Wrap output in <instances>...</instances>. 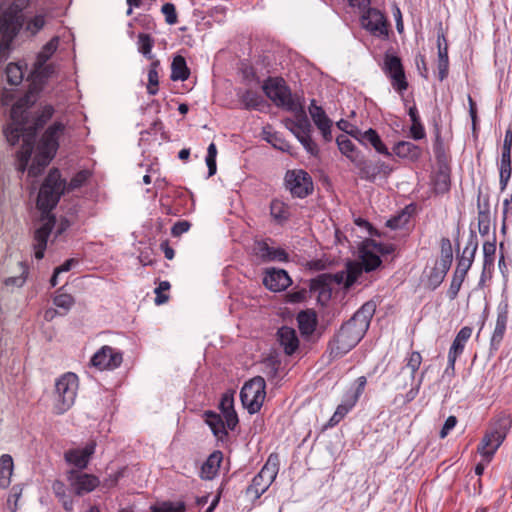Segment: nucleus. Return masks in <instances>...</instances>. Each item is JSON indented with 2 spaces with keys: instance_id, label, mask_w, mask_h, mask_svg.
I'll list each match as a JSON object with an SVG mask.
<instances>
[{
  "instance_id": "obj_22",
  "label": "nucleus",
  "mask_w": 512,
  "mask_h": 512,
  "mask_svg": "<svg viewBox=\"0 0 512 512\" xmlns=\"http://www.w3.org/2000/svg\"><path fill=\"white\" fill-rule=\"evenodd\" d=\"M478 248L477 236L474 233H471L468 239V242L463 250L462 256L458 260V264L455 272L466 276L468 270L470 269L476 251Z\"/></svg>"
},
{
  "instance_id": "obj_60",
  "label": "nucleus",
  "mask_w": 512,
  "mask_h": 512,
  "mask_svg": "<svg viewBox=\"0 0 512 512\" xmlns=\"http://www.w3.org/2000/svg\"><path fill=\"white\" fill-rule=\"evenodd\" d=\"M219 408H220L221 412L235 411L233 394H231V393L223 394L220 404H219Z\"/></svg>"
},
{
  "instance_id": "obj_23",
  "label": "nucleus",
  "mask_w": 512,
  "mask_h": 512,
  "mask_svg": "<svg viewBox=\"0 0 512 512\" xmlns=\"http://www.w3.org/2000/svg\"><path fill=\"white\" fill-rule=\"evenodd\" d=\"M58 42V37H53L43 46L42 50L38 53L37 60L35 62V70L45 77H48L52 72V68L50 66H46V62L57 50Z\"/></svg>"
},
{
  "instance_id": "obj_27",
  "label": "nucleus",
  "mask_w": 512,
  "mask_h": 512,
  "mask_svg": "<svg viewBox=\"0 0 512 512\" xmlns=\"http://www.w3.org/2000/svg\"><path fill=\"white\" fill-rule=\"evenodd\" d=\"M393 153L400 158H406L411 161H417L422 154L419 146L409 141H399L393 147Z\"/></svg>"
},
{
  "instance_id": "obj_14",
  "label": "nucleus",
  "mask_w": 512,
  "mask_h": 512,
  "mask_svg": "<svg viewBox=\"0 0 512 512\" xmlns=\"http://www.w3.org/2000/svg\"><path fill=\"white\" fill-rule=\"evenodd\" d=\"M362 26L375 36H386L387 20L378 9L368 8L361 16Z\"/></svg>"
},
{
  "instance_id": "obj_21",
  "label": "nucleus",
  "mask_w": 512,
  "mask_h": 512,
  "mask_svg": "<svg viewBox=\"0 0 512 512\" xmlns=\"http://www.w3.org/2000/svg\"><path fill=\"white\" fill-rule=\"evenodd\" d=\"M352 137L357 139L362 144H371L373 148L380 154L390 157L392 154L383 144L376 130L370 128L367 131L362 132L358 128H354L352 131Z\"/></svg>"
},
{
  "instance_id": "obj_6",
  "label": "nucleus",
  "mask_w": 512,
  "mask_h": 512,
  "mask_svg": "<svg viewBox=\"0 0 512 512\" xmlns=\"http://www.w3.org/2000/svg\"><path fill=\"white\" fill-rule=\"evenodd\" d=\"M511 425V417L505 414L498 416V418L490 425L478 446V452L486 458L487 462L491 460L494 453L505 440Z\"/></svg>"
},
{
  "instance_id": "obj_36",
  "label": "nucleus",
  "mask_w": 512,
  "mask_h": 512,
  "mask_svg": "<svg viewBox=\"0 0 512 512\" xmlns=\"http://www.w3.org/2000/svg\"><path fill=\"white\" fill-rule=\"evenodd\" d=\"M356 402V398L347 396L343 403L338 405V407L336 408V411L329 420V424L331 426L338 424L345 417V415L355 406Z\"/></svg>"
},
{
  "instance_id": "obj_51",
  "label": "nucleus",
  "mask_w": 512,
  "mask_h": 512,
  "mask_svg": "<svg viewBox=\"0 0 512 512\" xmlns=\"http://www.w3.org/2000/svg\"><path fill=\"white\" fill-rule=\"evenodd\" d=\"M495 253H496V244H495V242L486 241L483 244V255H484L483 265H484V268L490 267L491 265H493L494 258H495Z\"/></svg>"
},
{
  "instance_id": "obj_17",
  "label": "nucleus",
  "mask_w": 512,
  "mask_h": 512,
  "mask_svg": "<svg viewBox=\"0 0 512 512\" xmlns=\"http://www.w3.org/2000/svg\"><path fill=\"white\" fill-rule=\"evenodd\" d=\"M471 335L472 328L468 326L461 328V330L457 333L448 352V366L445 371L446 373H449L450 370L452 374L454 373L455 362L458 356L463 353L466 342L469 340Z\"/></svg>"
},
{
  "instance_id": "obj_1",
  "label": "nucleus",
  "mask_w": 512,
  "mask_h": 512,
  "mask_svg": "<svg viewBox=\"0 0 512 512\" xmlns=\"http://www.w3.org/2000/svg\"><path fill=\"white\" fill-rule=\"evenodd\" d=\"M36 101L37 93L33 90L19 98L11 108V122L4 130L6 139L11 145L17 144L22 139V146L17 152V168L22 173L27 169L31 158L37 130L42 128L54 114L53 106L45 105L32 116L30 108Z\"/></svg>"
},
{
  "instance_id": "obj_7",
  "label": "nucleus",
  "mask_w": 512,
  "mask_h": 512,
  "mask_svg": "<svg viewBox=\"0 0 512 512\" xmlns=\"http://www.w3.org/2000/svg\"><path fill=\"white\" fill-rule=\"evenodd\" d=\"M265 95L277 106L285 110L295 109L303 101L298 95H293L282 78H268L262 85Z\"/></svg>"
},
{
  "instance_id": "obj_53",
  "label": "nucleus",
  "mask_w": 512,
  "mask_h": 512,
  "mask_svg": "<svg viewBox=\"0 0 512 512\" xmlns=\"http://www.w3.org/2000/svg\"><path fill=\"white\" fill-rule=\"evenodd\" d=\"M464 279H465L464 275L454 272L453 279H452L450 287L448 289V297L450 299H455L457 297Z\"/></svg>"
},
{
  "instance_id": "obj_45",
  "label": "nucleus",
  "mask_w": 512,
  "mask_h": 512,
  "mask_svg": "<svg viewBox=\"0 0 512 512\" xmlns=\"http://www.w3.org/2000/svg\"><path fill=\"white\" fill-rule=\"evenodd\" d=\"M6 77L11 85H18L23 79V72L18 64L10 63L6 67Z\"/></svg>"
},
{
  "instance_id": "obj_19",
  "label": "nucleus",
  "mask_w": 512,
  "mask_h": 512,
  "mask_svg": "<svg viewBox=\"0 0 512 512\" xmlns=\"http://www.w3.org/2000/svg\"><path fill=\"white\" fill-rule=\"evenodd\" d=\"M254 252L264 262L288 261V254L284 249L272 247L266 241H257L254 245Z\"/></svg>"
},
{
  "instance_id": "obj_56",
  "label": "nucleus",
  "mask_w": 512,
  "mask_h": 512,
  "mask_svg": "<svg viewBox=\"0 0 512 512\" xmlns=\"http://www.w3.org/2000/svg\"><path fill=\"white\" fill-rule=\"evenodd\" d=\"M162 13L165 16V21L169 25H173L177 23V13L175 5L172 3H165L161 8Z\"/></svg>"
},
{
  "instance_id": "obj_34",
  "label": "nucleus",
  "mask_w": 512,
  "mask_h": 512,
  "mask_svg": "<svg viewBox=\"0 0 512 512\" xmlns=\"http://www.w3.org/2000/svg\"><path fill=\"white\" fill-rule=\"evenodd\" d=\"M297 322L302 334L310 335L316 326V315L311 311H301L297 316Z\"/></svg>"
},
{
  "instance_id": "obj_64",
  "label": "nucleus",
  "mask_w": 512,
  "mask_h": 512,
  "mask_svg": "<svg viewBox=\"0 0 512 512\" xmlns=\"http://www.w3.org/2000/svg\"><path fill=\"white\" fill-rule=\"evenodd\" d=\"M509 216H512V194L503 201V225L502 231H505V222Z\"/></svg>"
},
{
  "instance_id": "obj_40",
  "label": "nucleus",
  "mask_w": 512,
  "mask_h": 512,
  "mask_svg": "<svg viewBox=\"0 0 512 512\" xmlns=\"http://www.w3.org/2000/svg\"><path fill=\"white\" fill-rule=\"evenodd\" d=\"M151 512H186L183 501H162L150 507Z\"/></svg>"
},
{
  "instance_id": "obj_25",
  "label": "nucleus",
  "mask_w": 512,
  "mask_h": 512,
  "mask_svg": "<svg viewBox=\"0 0 512 512\" xmlns=\"http://www.w3.org/2000/svg\"><path fill=\"white\" fill-rule=\"evenodd\" d=\"M278 342L287 355H292L299 347L296 331L287 326L281 327L277 332Z\"/></svg>"
},
{
  "instance_id": "obj_58",
  "label": "nucleus",
  "mask_w": 512,
  "mask_h": 512,
  "mask_svg": "<svg viewBox=\"0 0 512 512\" xmlns=\"http://www.w3.org/2000/svg\"><path fill=\"white\" fill-rule=\"evenodd\" d=\"M170 283L168 281H162L160 282L159 286L155 289V303L157 305H161L168 300V296L162 293V290H169Z\"/></svg>"
},
{
  "instance_id": "obj_9",
  "label": "nucleus",
  "mask_w": 512,
  "mask_h": 512,
  "mask_svg": "<svg viewBox=\"0 0 512 512\" xmlns=\"http://www.w3.org/2000/svg\"><path fill=\"white\" fill-rule=\"evenodd\" d=\"M363 336V333L347 321L341 326L333 341L330 343V355L333 358L342 357L355 347Z\"/></svg>"
},
{
  "instance_id": "obj_33",
  "label": "nucleus",
  "mask_w": 512,
  "mask_h": 512,
  "mask_svg": "<svg viewBox=\"0 0 512 512\" xmlns=\"http://www.w3.org/2000/svg\"><path fill=\"white\" fill-rule=\"evenodd\" d=\"M237 96L243 104V107L247 110L258 109L264 102L263 97L253 90H245L243 92L239 91Z\"/></svg>"
},
{
  "instance_id": "obj_8",
  "label": "nucleus",
  "mask_w": 512,
  "mask_h": 512,
  "mask_svg": "<svg viewBox=\"0 0 512 512\" xmlns=\"http://www.w3.org/2000/svg\"><path fill=\"white\" fill-rule=\"evenodd\" d=\"M278 471V456L276 454H271L259 473L254 476L251 484L247 487L246 495L251 497L253 500L259 499L273 483Z\"/></svg>"
},
{
  "instance_id": "obj_35",
  "label": "nucleus",
  "mask_w": 512,
  "mask_h": 512,
  "mask_svg": "<svg viewBox=\"0 0 512 512\" xmlns=\"http://www.w3.org/2000/svg\"><path fill=\"white\" fill-rule=\"evenodd\" d=\"M450 267L449 264L437 262L428 276L429 287L436 289L443 282Z\"/></svg>"
},
{
  "instance_id": "obj_55",
  "label": "nucleus",
  "mask_w": 512,
  "mask_h": 512,
  "mask_svg": "<svg viewBox=\"0 0 512 512\" xmlns=\"http://www.w3.org/2000/svg\"><path fill=\"white\" fill-rule=\"evenodd\" d=\"M348 321L363 334L366 333L370 325V321L358 312H356Z\"/></svg>"
},
{
  "instance_id": "obj_15",
  "label": "nucleus",
  "mask_w": 512,
  "mask_h": 512,
  "mask_svg": "<svg viewBox=\"0 0 512 512\" xmlns=\"http://www.w3.org/2000/svg\"><path fill=\"white\" fill-rule=\"evenodd\" d=\"M90 363L99 370L115 369L122 363V354L110 346H103L93 355Z\"/></svg>"
},
{
  "instance_id": "obj_41",
  "label": "nucleus",
  "mask_w": 512,
  "mask_h": 512,
  "mask_svg": "<svg viewBox=\"0 0 512 512\" xmlns=\"http://www.w3.org/2000/svg\"><path fill=\"white\" fill-rule=\"evenodd\" d=\"M381 263L382 261L378 255L364 250L361 256V265L359 264V266L362 268V271L370 272L379 267Z\"/></svg>"
},
{
  "instance_id": "obj_61",
  "label": "nucleus",
  "mask_w": 512,
  "mask_h": 512,
  "mask_svg": "<svg viewBox=\"0 0 512 512\" xmlns=\"http://www.w3.org/2000/svg\"><path fill=\"white\" fill-rule=\"evenodd\" d=\"M190 226L191 224L186 220L178 221L173 225L171 229V234L174 237H179L183 233L187 232L190 229Z\"/></svg>"
},
{
  "instance_id": "obj_46",
  "label": "nucleus",
  "mask_w": 512,
  "mask_h": 512,
  "mask_svg": "<svg viewBox=\"0 0 512 512\" xmlns=\"http://www.w3.org/2000/svg\"><path fill=\"white\" fill-rule=\"evenodd\" d=\"M139 41V51L148 59H153V55L151 53L153 47V39L149 34L141 33L138 36Z\"/></svg>"
},
{
  "instance_id": "obj_39",
  "label": "nucleus",
  "mask_w": 512,
  "mask_h": 512,
  "mask_svg": "<svg viewBox=\"0 0 512 512\" xmlns=\"http://www.w3.org/2000/svg\"><path fill=\"white\" fill-rule=\"evenodd\" d=\"M507 320L508 316L506 311L498 313L496 326L491 338L492 345H498L502 341L506 330Z\"/></svg>"
},
{
  "instance_id": "obj_30",
  "label": "nucleus",
  "mask_w": 512,
  "mask_h": 512,
  "mask_svg": "<svg viewBox=\"0 0 512 512\" xmlns=\"http://www.w3.org/2000/svg\"><path fill=\"white\" fill-rule=\"evenodd\" d=\"M14 463L11 455L3 454L0 457V488L5 489L10 485Z\"/></svg>"
},
{
  "instance_id": "obj_12",
  "label": "nucleus",
  "mask_w": 512,
  "mask_h": 512,
  "mask_svg": "<svg viewBox=\"0 0 512 512\" xmlns=\"http://www.w3.org/2000/svg\"><path fill=\"white\" fill-rule=\"evenodd\" d=\"M285 185L293 196L304 198L313 190V183L309 174L303 170L288 171L285 176Z\"/></svg>"
},
{
  "instance_id": "obj_11",
  "label": "nucleus",
  "mask_w": 512,
  "mask_h": 512,
  "mask_svg": "<svg viewBox=\"0 0 512 512\" xmlns=\"http://www.w3.org/2000/svg\"><path fill=\"white\" fill-rule=\"evenodd\" d=\"M383 71L390 78L393 88L402 93L408 88L404 68L401 59L392 54H385Z\"/></svg>"
},
{
  "instance_id": "obj_43",
  "label": "nucleus",
  "mask_w": 512,
  "mask_h": 512,
  "mask_svg": "<svg viewBox=\"0 0 512 512\" xmlns=\"http://www.w3.org/2000/svg\"><path fill=\"white\" fill-rule=\"evenodd\" d=\"M434 189L436 193L443 194L450 189V176L445 170H439L434 177Z\"/></svg>"
},
{
  "instance_id": "obj_44",
  "label": "nucleus",
  "mask_w": 512,
  "mask_h": 512,
  "mask_svg": "<svg viewBox=\"0 0 512 512\" xmlns=\"http://www.w3.org/2000/svg\"><path fill=\"white\" fill-rule=\"evenodd\" d=\"M312 131H305L304 134L298 133L296 138L303 145L305 150L311 155H317L319 152L317 144L311 137Z\"/></svg>"
},
{
  "instance_id": "obj_57",
  "label": "nucleus",
  "mask_w": 512,
  "mask_h": 512,
  "mask_svg": "<svg viewBox=\"0 0 512 512\" xmlns=\"http://www.w3.org/2000/svg\"><path fill=\"white\" fill-rule=\"evenodd\" d=\"M158 84H159L158 71H156L154 69H149L147 90L150 95H155L158 92Z\"/></svg>"
},
{
  "instance_id": "obj_37",
  "label": "nucleus",
  "mask_w": 512,
  "mask_h": 512,
  "mask_svg": "<svg viewBox=\"0 0 512 512\" xmlns=\"http://www.w3.org/2000/svg\"><path fill=\"white\" fill-rule=\"evenodd\" d=\"M270 214H271L272 218L275 221H277L278 223H282V222L288 220V218L290 216L288 206L284 202H282L278 199H275L271 202Z\"/></svg>"
},
{
  "instance_id": "obj_42",
  "label": "nucleus",
  "mask_w": 512,
  "mask_h": 512,
  "mask_svg": "<svg viewBox=\"0 0 512 512\" xmlns=\"http://www.w3.org/2000/svg\"><path fill=\"white\" fill-rule=\"evenodd\" d=\"M308 110L313 122L317 127L332 122L326 115L323 108L318 106L314 99L311 101Z\"/></svg>"
},
{
  "instance_id": "obj_18",
  "label": "nucleus",
  "mask_w": 512,
  "mask_h": 512,
  "mask_svg": "<svg viewBox=\"0 0 512 512\" xmlns=\"http://www.w3.org/2000/svg\"><path fill=\"white\" fill-rule=\"evenodd\" d=\"M291 282L289 275L283 269H269L263 278L264 286L274 292L285 290L290 286Z\"/></svg>"
},
{
  "instance_id": "obj_20",
  "label": "nucleus",
  "mask_w": 512,
  "mask_h": 512,
  "mask_svg": "<svg viewBox=\"0 0 512 512\" xmlns=\"http://www.w3.org/2000/svg\"><path fill=\"white\" fill-rule=\"evenodd\" d=\"M96 443L90 442L83 449H71L65 452V460L79 469H84L89 463V458L95 452Z\"/></svg>"
},
{
  "instance_id": "obj_3",
  "label": "nucleus",
  "mask_w": 512,
  "mask_h": 512,
  "mask_svg": "<svg viewBox=\"0 0 512 512\" xmlns=\"http://www.w3.org/2000/svg\"><path fill=\"white\" fill-rule=\"evenodd\" d=\"M26 0H0V59H7L13 40L24 25L25 32L36 35L46 24V14L38 13L24 22Z\"/></svg>"
},
{
  "instance_id": "obj_62",
  "label": "nucleus",
  "mask_w": 512,
  "mask_h": 512,
  "mask_svg": "<svg viewBox=\"0 0 512 512\" xmlns=\"http://www.w3.org/2000/svg\"><path fill=\"white\" fill-rule=\"evenodd\" d=\"M27 271L24 269L20 276L8 277L4 280L6 286L22 287L26 281Z\"/></svg>"
},
{
  "instance_id": "obj_26",
  "label": "nucleus",
  "mask_w": 512,
  "mask_h": 512,
  "mask_svg": "<svg viewBox=\"0 0 512 512\" xmlns=\"http://www.w3.org/2000/svg\"><path fill=\"white\" fill-rule=\"evenodd\" d=\"M222 460L223 454L221 451L217 450L211 453L201 466L200 477L204 480H212L217 475Z\"/></svg>"
},
{
  "instance_id": "obj_63",
  "label": "nucleus",
  "mask_w": 512,
  "mask_h": 512,
  "mask_svg": "<svg viewBox=\"0 0 512 512\" xmlns=\"http://www.w3.org/2000/svg\"><path fill=\"white\" fill-rule=\"evenodd\" d=\"M410 133L414 140H420L425 137V130L421 121L412 123L410 127Z\"/></svg>"
},
{
  "instance_id": "obj_32",
  "label": "nucleus",
  "mask_w": 512,
  "mask_h": 512,
  "mask_svg": "<svg viewBox=\"0 0 512 512\" xmlns=\"http://www.w3.org/2000/svg\"><path fill=\"white\" fill-rule=\"evenodd\" d=\"M295 116V127L298 129V133L304 134L305 131H313V127L307 117L304 110V103L301 101L295 106V109L288 110Z\"/></svg>"
},
{
  "instance_id": "obj_16",
  "label": "nucleus",
  "mask_w": 512,
  "mask_h": 512,
  "mask_svg": "<svg viewBox=\"0 0 512 512\" xmlns=\"http://www.w3.org/2000/svg\"><path fill=\"white\" fill-rule=\"evenodd\" d=\"M67 479L75 494L79 496L93 491L99 485V480L94 475L74 470L68 472Z\"/></svg>"
},
{
  "instance_id": "obj_5",
  "label": "nucleus",
  "mask_w": 512,
  "mask_h": 512,
  "mask_svg": "<svg viewBox=\"0 0 512 512\" xmlns=\"http://www.w3.org/2000/svg\"><path fill=\"white\" fill-rule=\"evenodd\" d=\"M78 388L79 380L75 373L67 372L56 380L53 391V412L56 415L64 414L74 405Z\"/></svg>"
},
{
  "instance_id": "obj_13",
  "label": "nucleus",
  "mask_w": 512,
  "mask_h": 512,
  "mask_svg": "<svg viewBox=\"0 0 512 512\" xmlns=\"http://www.w3.org/2000/svg\"><path fill=\"white\" fill-rule=\"evenodd\" d=\"M361 273L362 268L358 263L348 262L345 270L335 274H322L319 276V280L324 285H330L331 283L343 284L344 288L348 289L356 282Z\"/></svg>"
},
{
  "instance_id": "obj_24",
  "label": "nucleus",
  "mask_w": 512,
  "mask_h": 512,
  "mask_svg": "<svg viewBox=\"0 0 512 512\" xmlns=\"http://www.w3.org/2000/svg\"><path fill=\"white\" fill-rule=\"evenodd\" d=\"M437 48H438V78L443 81L449 72V58H448V43L442 29L437 34Z\"/></svg>"
},
{
  "instance_id": "obj_50",
  "label": "nucleus",
  "mask_w": 512,
  "mask_h": 512,
  "mask_svg": "<svg viewBox=\"0 0 512 512\" xmlns=\"http://www.w3.org/2000/svg\"><path fill=\"white\" fill-rule=\"evenodd\" d=\"M421 362H422V356L419 352L413 351L409 355V357L407 359V363H406V368L410 369V380L411 381L414 380L415 373L419 369Z\"/></svg>"
},
{
  "instance_id": "obj_59",
  "label": "nucleus",
  "mask_w": 512,
  "mask_h": 512,
  "mask_svg": "<svg viewBox=\"0 0 512 512\" xmlns=\"http://www.w3.org/2000/svg\"><path fill=\"white\" fill-rule=\"evenodd\" d=\"M221 413L226 427L230 430H234L239 422L236 411H225Z\"/></svg>"
},
{
  "instance_id": "obj_4",
  "label": "nucleus",
  "mask_w": 512,
  "mask_h": 512,
  "mask_svg": "<svg viewBox=\"0 0 512 512\" xmlns=\"http://www.w3.org/2000/svg\"><path fill=\"white\" fill-rule=\"evenodd\" d=\"M64 128L61 122H54L47 128L37 145L32 164L28 168L29 176L37 177L49 165L57 152L59 147L58 140Z\"/></svg>"
},
{
  "instance_id": "obj_31",
  "label": "nucleus",
  "mask_w": 512,
  "mask_h": 512,
  "mask_svg": "<svg viewBox=\"0 0 512 512\" xmlns=\"http://www.w3.org/2000/svg\"><path fill=\"white\" fill-rule=\"evenodd\" d=\"M189 75L190 70L185 58L181 55L175 56L171 64V79L173 81H185L189 78Z\"/></svg>"
},
{
  "instance_id": "obj_28",
  "label": "nucleus",
  "mask_w": 512,
  "mask_h": 512,
  "mask_svg": "<svg viewBox=\"0 0 512 512\" xmlns=\"http://www.w3.org/2000/svg\"><path fill=\"white\" fill-rule=\"evenodd\" d=\"M205 422L211 428L213 434L217 439L223 440L228 436L226 431V425L224 424V420L220 414H217L213 411H206L204 413Z\"/></svg>"
},
{
  "instance_id": "obj_29",
  "label": "nucleus",
  "mask_w": 512,
  "mask_h": 512,
  "mask_svg": "<svg viewBox=\"0 0 512 512\" xmlns=\"http://www.w3.org/2000/svg\"><path fill=\"white\" fill-rule=\"evenodd\" d=\"M354 165L359 169V175L362 179L374 182L377 177L376 162L369 161L364 157L353 158Z\"/></svg>"
},
{
  "instance_id": "obj_54",
  "label": "nucleus",
  "mask_w": 512,
  "mask_h": 512,
  "mask_svg": "<svg viewBox=\"0 0 512 512\" xmlns=\"http://www.w3.org/2000/svg\"><path fill=\"white\" fill-rule=\"evenodd\" d=\"M348 321L363 334L366 333L370 325V321L358 312H356Z\"/></svg>"
},
{
  "instance_id": "obj_38",
  "label": "nucleus",
  "mask_w": 512,
  "mask_h": 512,
  "mask_svg": "<svg viewBox=\"0 0 512 512\" xmlns=\"http://www.w3.org/2000/svg\"><path fill=\"white\" fill-rule=\"evenodd\" d=\"M339 150L353 163V158H359L360 155L356 151L352 141L345 135H340L336 139Z\"/></svg>"
},
{
  "instance_id": "obj_48",
  "label": "nucleus",
  "mask_w": 512,
  "mask_h": 512,
  "mask_svg": "<svg viewBox=\"0 0 512 512\" xmlns=\"http://www.w3.org/2000/svg\"><path fill=\"white\" fill-rule=\"evenodd\" d=\"M53 303L56 307L63 309L64 312L66 313L74 305L75 300L72 295L66 294V293H61V294H57L53 298Z\"/></svg>"
},
{
  "instance_id": "obj_47",
  "label": "nucleus",
  "mask_w": 512,
  "mask_h": 512,
  "mask_svg": "<svg viewBox=\"0 0 512 512\" xmlns=\"http://www.w3.org/2000/svg\"><path fill=\"white\" fill-rule=\"evenodd\" d=\"M512 174V162H500L499 184L500 190L504 191Z\"/></svg>"
},
{
  "instance_id": "obj_52",
  "label": "nucleus",
  "mask_w": 512,
  "mask_h": 512,
  "mask_svg": "<svg viewBox=\"0 0 512 512\" xmlns=\"http://www.w3.org/2000/svg\"><path fill=\"white\" fill-rule=\"evenodd\" d=\"M409 218H410V215L408 213L402 211L398 215L390 218L386 222V226L393 230L403 228L408 223Z\"/></svg>"
},
{
  "instance_id": "obj_49",
  "label": "nucleus",
  "mask_w": 512,
  "mask_h": 512,
  "mask_svg": "<svg viewBox=\"0 0 512 512\" xmlns=\"http://www.w3.org/2000/svg\"><path fill=\"white\" fill-rule=\"evenodd\" d=\"M453 260V249L451 241L448 238L441 239V258L438 262L449 264L451 266Z\"/></svg>"
},
{
  "instance_id": "obj_10",
  "label": "nucleus",
  "mask_w": 512,
  "mask_h": 512,
  "mask_svg": "<svg viewBox=\"0 0 512 512\" xmlns=\"http://www.w3.org/2000/svg\"><path fill=\"white\" fill-rule=\"evenodd\" d=\"M265 380L261 376L246 382L240 391V399L250 414L257 413L265 399Z\"/></svg>"
},
{
  "instance_id": "obj_2",
  "label": "nucleus",
  "mask_w": 512,
  "mask_h": 512,
  "mask_svg": "<svg viewBox=\"0 0 512 512\" xmlns=\"http://www.w3.org/2000/svg\"><path fill=\"white\" fill-rule=\"evenodd\" d=\"M65 186L66 183L61 179L59 170L52 169L40 187L37 207L42 214L39 226L34 231L32 242L34 256L38 260L44 257L48 238L56 224V218L50 212L58 204L61 195L64 193Z\"/></svg>"
}]
</instances>
